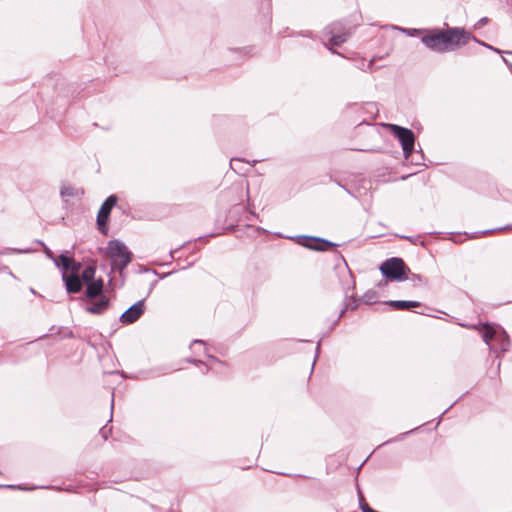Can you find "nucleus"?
I'll use <instances>...</instances> for the list:
<instances>
[{
  "label": "nucleus",
  "mask_w": 512,
  "mask_h": 512,
  "mask_svg": "<svg viewBox=\"0 0 512 512\" xmlns=\"http://www.w3.org/2000/svg\"><path fill=\"white\" fill-rule=\"evenodd\" d=\"M207 357H208V361H209L206 364L207 366L212 367L214 363H218V360L215 357L210 356V355H207Z\"/></svg>",
  "instance_id": "nucleus-19"
},
{
  "label": "nucleus",
  "mask_w": 512,
  "mask_h": 512,
  "mask_svg": "<svg viewBox=\"0 0 512 512\" xmlns=\"http://www.w3.org/2000/svg\"><path fill=\"white\" fill-rule=\"evenodd\" d=\"M59 267L61 266L64 271L71 270L72 272H78L80 264L76 263L73 258L68 257L65 254H61L58 257Z\"/></svg>",
  "instance_id": "nucleus-11"
},
{
  "label": "nucleus",
  "mask_w": 512,
  "mask_h": 512,
  "mask_svg": "<svg viewBox=\"0 0 512 512\" xmlns=\"http://www.w3.org/2000/svg\"><path fill=\"white\" fill-rule=\"evenodd\" d=\"M109 306V300L106 297H101L98 301L93 302L91 305L86 307V311L91 314H102Z\"/></svg>",
  "instance_id": "nucleus-10"
},
{
  "label": "nucleus",
  "mask_w": 512,
  "mask_h": 512,
  "mask_svg": "<svg viewBox=\"0 0 512 512\" xmlns=\"http://www.w3.org/2000/svg\"><path fill=\"white\" fill-rule=\"evenodd\" d=\"M470 39L479 42L470 33L462 28H448L446 30H435L421 38L422 43L429 49L436 52L453 51L465 45Z\"/></svg>",
  "instance_id": "nucleus-1"
},
{
  "label": "nucleus",
  "mask_w": 512,
  "mask_h": 512,
  "mask_svg": "<svg viewBox=\"0 0 512 512\" xmlns=\"http://www.w3.org/2000/svg\"><path fill=\"white\" fill-rule=\"evenodd\" d=\"M408 35L412 36L414 35V33L416 32V30H413V31H410V30H406Z\"/></svg>",
  "instance_id": "nucleus-22"
},
{
  "label": "nucleus",
  "mask_w": 512,
  "mask_h": 512,
  "mask_svg": "<svg viewBox=\"0 0 512 512\" xmlns=\"http://www.w3.org/2000/svg\"><path fill=\"white\" fill-rule=\"evenodd\" d=\"M60 194L62 197H72L75 195V189L70 185L63 184L61 186Z\"/></svg>",
  "instance_id": "nucleus-16"
},
{
  "label": "nucleus",
  "mask_w": 512,
  "mask_h": 512,
  "mask_svg": "<svg viewBox=\"0 0 512 512\" xmlns=\"http://www.w3.org/2000/svg\"><path fill=\"white\" fill-rule=\"evenodd\" d=\"M388 304L397 310H407L410 308H415V307L420 306V303L417 301H405V300L390 301Z\"/></svg>",
  "instance_id": "nucleus-14"
},
{
  "label": "nucleus",
  "mask_w": 512,
  "mask_h": 512,
  "mask_svg": "<svg viewBox=\"0 0 512 512\" xmlns=\"http://www.w3.org/2000/svg\"><path fill=\"white\" fill-rule=\"evenodd\" d=\"M106 252L113 267L118 270L124 269L131 261V253L125 244L119 240L109 241Z\"/></svg>",
  "instance_id": "nucleus-3"
},
{
  "label": "nucleus",
  "mask_w": 512,
  "mask_h": 512,
  "mask_svg": "<svg viewBox=\"0 0 512 512\" xmlns=\"http://www.w3.org/2000/svg\"><path fill=\"white\" fill-rule=\"evenodd\" d=\"M197 346L204 349V342L201 340H195L192 344V347L195 348Z\"/></svg>",
  "instance_id": "nucleus-20"
},
{
  "label": "nucleus",
  "mask_w": 512,
  "mask_h": 512,
  "mask_svg": "<svg viewBox=\"0 0 512 512\" xmlns=\"http://www.w3.org/2000/svg\"><path fill=\"white\" fill-rule=\"evenodd\" d=\"M407 267L401 258H391L380 266V271L391 280L403 281L407 279Z\"/></svg>",
  "instance_id": "nucleus-5"
},
{
  "label": "nucleus",
  "mask_w": 512,
  "mask_h": 512,
  "mask_svg": "<svg viewBox=\"0 0 512 512\" xmlns=\"http://www.w3.org/2000/svg\"><path fill=\"white\" fill-rule=\"evenodd\" d=\"M481 44H482V46H486V44H485V43H481ZM487 47H488V45H487ZM489 48H492V47H491V46H489Z\"/></svg>",
  "instance_id": "nucleus-23"
},
{
  "label": "nucleus",
  "mask_w": 512,
  "mask_h": 512,
  "mask_svg": "<svg viewBox=\"0 0 512 512\" xmlns=\"http://www.w3.org/2000/svg\"><path fill=\"white\" fill-rule=\"evenodd\" d=\"M117 202V197L115 195L109 196L106 201L102 204L100 207V210L97 215V224L99 226V229H103L105 227L107 220L110 215V211L113 208V206Z\"/></svg>",
  "instance_id": "nucleus-7"
},
{
  "label": "nucleus",
  "mask_w": 512,
  "mask_h": 512,
  "mask_svg": "<svg viewBox=\"0 0 512 512\" xmlns=\"http://www.w3.org/2000/svg\"><path fill=\"white\" fill-rule=\"evenodd\" d=\"M386 127H388L391 133L399 140L405 159H408L414 149V133L410 129L396 124H387Z\"/></svg>",
  "instance_id": "nucleus-4"
},
{
  "label": "nucleus",
  "mask_w": 512,
  "mask_h": 512,
  "mask_svg": "<svg viewBox=\"0 0 512 512\" xmlns=\"http://www.w3.org/2000/svg\"><path fill=\"white\" fill-rule=\"evenodd\" d=\"M144 313V301L140 300L129 307L120 317L121 321L126 324H131L137 321Z\"/></svg>",
  "instance_id": "nucleus-8"
},
{
  "label": "nucleus",
  "mask_w": 512,
  "mask_h": 512,
  "mask_svg": "<svg viewBox=\"0 0 512 512\" xmlns=\"http://www.w3.org/2000/svg\"><path fill=\"white\" fill-rule=\"evenodd\" d=\"M306 240L312 241L313 244H305L306 247L313 249V250H319L324 251L326 250L325 246H335L336 244L329 242L327 240L316 238V237H306Z\"/></svg>",
  "instance_id": "nucleus-12"
},
{
  "label": "nucleus",
  "mask_w": 512,
  "mask_h": 512,
  "mask_svg": "<svg viewBox=\"0 0 512 512\" xmlns=\"http://www.w3.org/2000/svg\"><path fill=\"white\" fill-rule=\"evenodd\" d=\"M102 289H103V280L102 279L93 280V281L89 282L87 285V290H86L87 297H89V298L97 297L98 295L101 294Z\"/></svg>",
  "instance_id": "nucleus-13"
},
{
  "label": "nucleus",
  "mask_w": 512,
  "mask_h": 512,
  "mask_svg": "<svg viewBox=\"0 0 512 512\" xmlns=\"http://www.w3.org/2000/svg\"><path fill=\"white\" fill-rule=\"evenodd\" d=\"M374 59H371L369 62L362 61L361 64L358 66L361 70L367 71L372 70Z\"/></svg>",
  "instance_id": "nucleus-17"
},
{
  "label": "nucleus",
  "mask_w": 512,
  "mask_h": 512,
  "mask_svg": "<svg viewBox=\"0 0 512 512\" xmlns=\"http://www.w3.org/2000/svg\"><path fill=\"white\" fill-rule=\"evenodd\" d=\"M487 22H488V18H486V17L481 18V19L479 20V24H480V25H484V24H486Z\"/></svg>",
  "instance_id": "nucleus-21"
},
{
  "label": "nucleus",
  "mask_w": 512,
  "mask_h": 512,
  "mask_svg": "<svg viewBox=\"0 0 512 512\" xmlns=\"http://www.w3.org/2000/svg\"><path fill=\"white\" fill-rule=\"evenodd\" d=\"M323 35L332 45L338 46L347 40L349 32L341 22H333L324 29Z\"/></svg>",
  "instance_id": "nucleus-6"
},
{
  "label": "nucleus",
  "mask_w": 512,
  "mask_h": 512,
  "mask_svg": "<svg viewBox=\"0 0 512 512\" xmlns=\"http://www.w3.org/2000/svg\"><path fill=\"white\" fill-rule=\"evenodd\" d=\"M45 252H46V255H47L51 260H53V261H54L55 265H56L57 267H59V261H58V258H55V257L53 256V253H52L48 248H45Z\"/></svg>",
  "instance_id": "nucleus-18"
},
{
  "label": "nucleus",
  "mask_w": 512,
  "mask_h": 512,
  "mask_svg": "<svg viewBox=\"0 0 512 512\" xmlns=\"http://www.w3.org/2000/svg\"><path fill=\"white\" fill-rule=\"evenodd\" d=\"M482 333L483 341L494 351L500 350L505 352L510 346L509 336L506 331L499 325L483 323L470 326Z\"/></svg>",
  "instance_id": "nucleus-2"
},
{
  "label": "nucleus",
  "mask_w": 512,
  "mask_h": 512,
  "mask_svg": "<svg viewBox=\"0 0 512 512\" xmlns=\"http://www.w3.org/2000/svg\"><path fill=\"white\" fill-rule=\"evenodd\" d=\"M63 279L66 284V289L69 293H77L81 290V279L77 275L72 274L70 276H67L66 273L64 272Z\"/></svg>",
  "instance_id": "nucleus-9"
},
{
  "label": "nucleus",
  "mask_w": 512,
  "mask_h": 512,
  "mask_svg": "<svg viewBox=\"0 0 512 512\" xmlns=\"http://www.w3.org/2000/svg\"><path fill=\"white\" fill-rule=\"evenodd\" d=\"M94 276H95V268H94L93 266H87V267L82 271L81 279H82L84 282L89 283V282L93 281Z\"/></svg>",
  "instance_id": "nucleus-15"
}]
</instances>
